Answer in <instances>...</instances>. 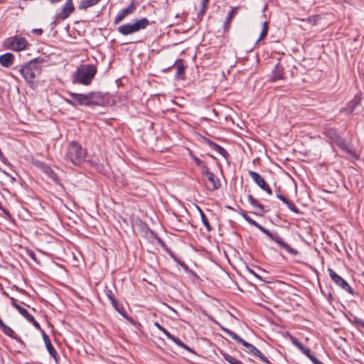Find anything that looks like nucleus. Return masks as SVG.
Returning <instances> with one entry per match:
<instances>
[{
    "mask_svg": "<svg viewBox=\"0 0 364 364\" xmlns=\"http://www.w3.org/2000/svg\"><path fill=\"white\" fill-rule=\"evenodd\" d=\"M97 73V67L93 64H82L73 74V83L83 85L91 84Z\"/></svg>",
    "mask_w": 364,
    "mask_h": 364,
    "instance_id": "f257e3e1",
    "label": "nucleus"
},
{
    "mask_svg": "<svg viewBox=\"0 0 364 364\" xmlns=\"http://www.w3.org/2000/svg\"><path fill=\"white\" fill-rule=\"evenodd\" d=\"M42 63L43 60L36 58L21 66L19 72L27 82H33V80L41 74Z\"/></svg>",
    "mask_w": 364,
    "mask_h": 364,
    "instance_id": "f03ea898",
    "label": "nucleus"
},
{
    "mask_svg": "<svg viewBox=\"0 0 364 364\" xmlns=\"http://www.w3.org/2000/svg\"><path fill=\"white\" fill-rule=\"evenodd\" d=\"M86 151L76 141H71L66 150L65 159L75 166H80L85 161Z\"/></svg>",
    "mask_w": 364,
    "mask_h": 364,
    "instance_id": "7ed1b4c3",
    "label": "nucleus"
},
{
    "mask_svg": "<svg viewBox=\"0 0 364 364\" xmlns=\"http://www.w3.org/2000/svg\"><path fill=\"white\" fill-rule=\"evenodd\" d=\"M223 331L228 335L230 337H231L235 341H236L238 343L242 344L244 347H245L246 350L245 351L247 353H250L255 357L259 358L262 362L267 363V364H272L270 363V361L268 360V358L263 355V353L257 349L255 346L252 344L247 342L243 338L240 337L237 333L233 332L232 331L226 328H223Z\"/></svg>",
    "mask_w": 364,
    "mask_h": 364,
    "instance_id": "20e7f679",
    "label": "nucleus"
},
{
    "mask_svg": "<svg viewBox=\"0 0 364 364\" xmlns=\"http://www.w3.org/2000/svg\"><path fill=\"white\" fill-rule=\"evenodd\" d=\"M248 223L259 229L261 232L264 233L271 240L275 242L281 247L285 249V250L288 253L292 255H296L299 254V252L296 249L291 247L287 243L284 242L282 237H280L277 232H270L269 230L266 229L264 227L262 226L257 222H256L255 220L252 218L251 220L248 222Z\"/></svg>",
    "mask_w": 364,
    "mask_h": 364,
    "instance_id": "39448f33",
    "label": "nucleus"
},
{
    "mask_svg": "<svg viewBox=\"0 0 364 364\" xmlns=\"http://www.w3.org/2000/svg\"><path fill=\"white\" fill-rule=\"evenodd\" d=\"M149 24L150 22L146 18H142L139 20L136 19L133 23L122 24L118 27L117 30L121 34L127 36L145 29Z\"/></svg>",
    "mask_w": 364,
    "mask_h": 364,
    "instance_id": "423d86ee",
    "label": "nucleus"
},
{
    "mask_svg": "<svg viewBox=\"0 0 364 364\" xmlns=\"http://www.w3.org/2000/svg\"><path fill=\"white\" fill-rule=\"evenodd\" d=\"M70 98L65 99V102L73 107L77 105L88 107L87 94H80L75 92H68Z\"/></svg>",
    "mask_w": 364,
    "mask_h": 364,
    "instance_id": "0eeeda50",
    "label": "nucleus"
},
{
    "mask_svg": "<svg viewBox=\"0 0 364 364\" xmlns=\"http://www.w3.org/2000/svg\"><path fill=\"white\" fill-rule=\"evenodd\" d=\"M8 48L12 50L20 51L24 50L28 44L27 40L24 37L15 36L7 40Z\"/></svg>",
    "mask_w": 364,
    "mask_h": 364,
    "instance_id": "6e6552de",
    "label": "nucleus"
},
{
    "mask_svg": "<svg viewBox=\"0 0 364 364\" xmlns=\"http://www.w3.org/2000/svg\"><path fill=\"white\" fill-rule=\"evenodd\" d=\"M328 273L331 279L336 285L341 287L343 290L346 291L350 294H353L354 292L353 289L350 287L348 283L345 279H343L341 277L337 274L336 272H334L332 269H328Z\"/></svg>",
    "mask_w": 364,
    "mask_h": 364,
    "instance_id": "1a4fd4ad",
    "label": "nucleus"
},
{
    "mask_svg": "<svg viewBox=\"0 0 364 364\" xmlns=\"http://www.w3.org/2000/svg\"><path fill=\"white\" fill-rule=\"evenodd\" d=\"M87 94L88 107L104 105L105 97L100 92H90Z\"/></svg>",
    "mask_w": 364,
    "mask_h": 364,
    "instance_id": "9d476101",
    "label": "nucleus"
},
{
    "mask_svg": "<svg viewBox=\"0 0 364 364\" xmlns=\"http://www.w3.org/2000/svg\"><path fill=\"white\" fill-rule=\"evenodd\" d=\"M136 9V5L134 1L125 9H122L115 17L114 24L120 23L127 16L132 14Z\"/></svg>",
    "mask_w": 364,
    "mask_h": 364,
    "instance_id": "9b49d317",
    "label": "nucleus"
},
{
    "mask_svg": "<svg viewBox=\"0 0 364 364\" xmlns=\"http://www.w3.org/2000/svg\"><path fill=\"white\" fill-rule=\"evenodd\" d=\"M361 97L360 95H355L354 97L347 104L346 107L341 109V112H346L347 114L353 112L357 106L360 103Z\"/></svg>",
    "mask_w": 364,
    "mask_h": 364,
    "instance_id": "f8f14e48",
    "label": "nucleus"
},
{
    "mask_svg": "<svg viewBox=\"0 0 364 364\" xmlns=\"http://www.w3.org/2000/svg\"><path fill=\"white\" fill-rule=\"evenodd\" d=\"M42 337L43 339V341L45 343V346L46 347L47 350L48 351L49 354L52 358H53L55 360V362H58V354L55 349L53 348L49 336L44 331H42Z\"/></svg>",
    "mask_w": 364,
    "mask_h": 364,
    "instance_id": "ddd939ff",
    "label": "nucleus"
},
{
    "mask_svg": "<svg viewBox=\"0 0 364 364\" xmlns=\"http://www.w3.org/2000/svg\"><path fill=\"white\" fill-rule=\"evenodd\" d=\"M75 7L73 4V0H67L64 6L59 14V18L61 20H65L74 11Z\"/></svg>",
    "mask_w": 364,
    "mask_h": 364,
    "instance_id": "4468645a",
    "label": "nucleus"
},
{
    "mask_svg": "<svg viewBox=\"0 0 364 364\" xmlns=\"http://www.w3.org/2000/svg\"><path fill=\"white\" fill-rule=\"evenodd\" d=\"M0 328L4 334H6V336H9L13 339H15L22 346H26L24 341L18 336H17L9 326L6 325L4 323L1 326H0Z\"/></svg>",
    "mask_w": 364,
    "mask_h": 364,
    "instance_id": "2eb2a0df",
    "label": "nucleus"
},
{
    "mask_svg": "<svg viewBox=\"0 0 364 364\" xmlns=\"http://www.w3.org/2000/svg\"><path fill=\"white\" fill-rule=\"evenodd\" d=\"M173 66L176 67V73L175 77L177 80H184L185 79L184 73H185L186 66L184 65L183 60L182 59L176 60L174 62V63L171 66H170L168 69L171 68Z\"/></svg>",
    "mask_w": 364,
    "mask_h": 364,
    "instance_id": "dca6fc26",
    "label": "nucleus"
},
{
    "mask_svg": "<svg viewBox=\"0 0 364 364\" xmlns=\"http://www.w3.org/2000/svg\"><path fill=\"white\" fill-rule=\"evenodd\" d=\"M247 200L252 206L257 208V211L255 213V215L262 216L267 212L264 206L259 203L252 195L249 194L247 196Z\"/></svg>",
    "mask_w": 364,
    "mask_h": 364,
    "instance_id": "f3484780",
    "label": "nucleus"
},
{
    "mask_svg": "<svg viewBox=\"0 0 364 364\" xmlns=\"http://www.w3.org/2000/svg\"><path fill=\"white\" fill-rule=\"evenodd\" d=\"M205 177L207 178L208 181L210 183V186H208V188L210 191H214L218 190L220 188V181L219 178L214 174V173L212 172Z\"/></svg>",
    "mask_w": 364,
    "mask_h": 364,
    "instance_id": "a211bd4d",
    "label": "nucleus"
},
{
    "mask_svg": "<svg viewBox=\"0 0 364 364\" xmlns=\"http://www.w3.org/2000/svg\"><path fill=\"white\" fill-rule=\"evenodd\" d=\"M284 78V68L280 63L276 64L274 69L272 72V75L269 80L271 82H275L278 80Z\"/></svg>",
    "mask_w": 364,
    "mask_h": 364,
    "instance_id": "6ab92c4d",
    "label": "nucleus"
},
{
    "mask_svg": "<svg viewBox=\"0 0 364 364\" xmlns=\"http://www.w3.org/2000/svg\"><path fill=\"white\" fill-rule=\"evenodd\" d=\"M14 56L10 53H6L0 55V63L5 68H9L13 65Z\"/></svg>",
    "mask_w": 364,
    "mask_h": 364,
    "instance_id": "aec40b11",
    "label": "nucleus"
},
{
    "mask_svg": "<svg viewBox=\"0 0 364 364\" xmlns=\"http://www.w3.org/2000/svg\"><path fill=\"white\" fill-rule=\"evenodd\" d=\"M207 144L209 145V146L214 151H217L219 154L223 156L225 159H228L229 156L228 152L221 146L215 144V142L207 140Z\"/></svg>",
    "mask_w": 364,
    "mask_h": 364,
    "instance_id": "412c9836",
    "label": "nucleus"
},
{
    "mask_svg": "<svg viewBox=\"0 0 364 364\" xmlns=\"http://www.w3.org/2000/svg\"><path fill=\"white\" fill-rule=\"evenodd\" d=\"M249 176L252 178L254 182L262 189L267 185L264 179L257 172L253 171H249Z\"/></svg>",
    "mask_w": 364,
    "mask_h": 364,
    "instance_id": "4be33fe9",
    "label": "nucleus"
},
{
    "mask_svg": "<svg viewBox=\"0 0 364 364\" xmlns=\"http://www.w3.org/2000/svg\"><path fill=\"white\" fill-rule=\"evenodd\" d=\"M113 307L115 309V310L122 315L124 318H126L128 321H129L131 323H134V319L132 317H129L125 309L124 308L123 305L119 304L117 301L114 303V304H112Z\"/></svg>",
    "mask_w": 364,
    "mask_h": 364,
    "instance_id": "5701e85b",
    "label": "nucleus"
},
{
    "mask_svg": "<svg viewBox=\"0 0 364 364\" xmlns=\"http://www.w3.org/2000/svg\"><path fill=\"white\" fill-rule=\"evenodd\" d=\"M100 0H82L78 6L80 10L87 9V8L96 5Z\"/></svg>",
    "mask_w": 364,
    "mask_h": 364,
    "instance_id": "b1692460",
    "label": "nucleus"
},
{
    "mask_svg": "<svg viewBox=\"0 0 364 364\" xmlns=\"http://www.w3.org/2000/svg\"><path fill=\"white\" fill-rule=\"evenodd\" d=\"M340 149L346 151L348 153H350L351 150L349 149L348 144L341 136L337 137V139L334 141Z\"/></svg>",
    "mask_w": 364,
    "mask_h": 364,
    "instance_id": "393cba45",
    "label": "nucleus"
},
{
    "mask_svg": "<svg viewBox=\"0 0 364 364\" xmlns=\"http://www.w3.org/2000/svg\"><path fill=\"white\" fill-rule=\"evenodd\" d=\"M43 171L53 181H54L55 182L58 181V177L57 174L53 171V170L50 167H49L48 166H43Z\"/></svg>",
    "mask_w": 364,
    "mask_h": 364,
    "instance_id": "a878e982",
    "label": "nucleus"
},
{
    "mask_svg": "<svg viewBox=\"0 0 364 364\" xmlns=\"http://www.w3.org/2000/svg\"><path fill=\"white\" fill-rule=\"evenodd\" d=\"M170 340L173 341L178 346L183 348L189 352H193V350H192L189 346H188L186 344L182 342L181 340L179 339L178 337H176L173 335Z\"/></svg>",
    "mask_w": 364,
    "mask_h": 364,
    "instance_id": "bb28decb",
    "label": "nucleus"
},
{
    "mask_svg": "<svg viewBox=\"0 0 364 364\" xmlns=\"http://www.w3.org/2000/svg\"><path fill=\"white\" fill-rule=\"evenodd\" d=\"M197 208L199 210L203 224L205 225V227L206 228V229L208 232L211 231L212 228H211L205 213L203 212V210L198 206H197Z\"/></svg>",
    "mask_w": 364,
    "mask_h": 364,
    "instance_id": "cd10ccee",
    "label": "nucleus"
},
{
    "mask_svg": "<svg viewBox=\"0 0 364 364\" xmlns=\"http://www.w3.org/2000/svg\"><path fill=\"white\" fill-rule=\"evenodd\" d=\"M223 357L230 364H244L241 360L229 355L228 353H223Z\"/></svg>",
    "mask_w": 364,
    "mask_h": 364,
    "instance_id": "c85d7f7f",
    "label": "nucleus"
},
{
    "mask_svg": "<svg viewBox=\"0 0 364 364\" xmlns=\"http://www.w3.org/2000/svg\"><path fill=\"white\" fill-rule=\"evenodd\" d=\"M209 1L210 0H201V9L198 13V17L200 18V19L203 18V16L206 12Z\"/></svg>",
    "mask_w": 364,
    "mask_h": 364,
    "instance_id": "c756f323",
    "label": "nucleus"
},
{
    "mask_svg": "<svg viewBox=\"0 0 364 364\" xmlns=\"http://www.w3.org/2000/svg\"><path fill=\"white\" fill-rule=\"evenodd\" d=\"M325 134L333 141L337 139V137L340 136L336 129L331 128L326 129Z\"/></svg>",
    "mask_w": 364,
    "mask_h": 364,
    "instance_id": "7c9ffc66",
    "label": "nucleus"
},
{
    "mask_svg": "<svg viewBox=\"0 0 364 364\" xmlns=\"http://www.w3.org/2000/svg\"><path fill=\"white\" fill-rule=\"evenodd\" d=\"M17 311H18V313L22 315L27 321L28 320H33V316L31 314H30L28 311L22 307V306H20L19 308H18Z\"/></svg>",
    "mask_w": 364,
    "mask_h": 364,
    "instance_id": "2f4dec72",
    "label": "nucleus"
},
{
    "mask_svg": "<svg viewBox=\"0 0 364 364\" xmlns=\"http://www.w3.org/2000/svg\"><path fill=\"white\" fill-rule=\"evenodd\" d=\"M237 7L232 8V10L228 12L225 22V27H226L232 21L234 14L236 13Z\"/></svg>",
    "mask_w": 364,
    "mask_h": 364,
    "instance_id": "473e14b6",
    "label": "nucleus"
},
{
    "mask_svg": "<svg viewBox=\"0 0 364 364\" xmlns=\"http://www.w3.org/2000/svg\"><path fill=\"white\" fill-rule=\"evenodd\" d=\"M200 168H201V174L204 177L208 176L209 173H212L205 162Z\"/></svg>",
    "mask_w": 364,
    "mask_h": 364,
    "instance_id": "72a5a7b5",
    "label": "nucleus"
},
{
    "mask_svg": "<svg viewBox=\"0 0 364 364\" xmlns=\"http://www.w3.org/2000/svg\"><path fill=\"white\" fill-rule=\"evenodd\" d=\"M190 156L191 157V159L195 161L196 164L197 166L198 167H200L204 163L205 161L200 160L198 157H197L196 156H195L192 151H190Z\"/></svg>",
    "mask_w": 364,
    "mask_h": 364,
    "instance_id": "f704fd0d",
    "label": "nucleus"
},
{
    "mask_svg": "<svg viewBox=\"0 0 364 364\" xmlns=\"http://www.w3.org/2000/svg\"><path fill=\"white\" fill-rule=\"evenodd\" d=\"M288 208L294 212V213H299V210L298 208H296V206L295 205V204L292 202V201H290L288 200L287 203H285Z\"/></svg>",
    "mask_w": 364,
    "mask_h": 364,
    "instance_id": "c9c22d12",
    "label": "nucleus"
},
{
    "mask_svg": "<svg viewBox=\"0 0 364 364\" xmlns=\"http://www.w3.org/2000/svg\"><path fill=\"white\" fill-rule=\"evenodd\" d=\"M105 293H106L107 296L111 301L112 304H114V303L117 301V300L114 297V295L112 291L110 289H107V290H105Z\"/></svg>",
    "mask_w": 364,
    "mask_h": 364,
    "instance_id": "e433bc0d",
    "label": "nucleus"
},
{
    "mask_svg": "<svg viewBox=\"0 0 364 364\" xmlns=\"http://www.w3.org/2000/svg\"><path fill=\"white\" fill-rule=\"evenodd\" d=\"M300 350L306 355L309 358L313 355L311 353V350L309 348L306 347L304 346H302V348L300 349Z\"/></svg>",
    "mask_w": 364,
    "mask_h": 364,
    "instance_id": "4c0bfd02",
    "label": "nucleus"
},
{
    "mask_svg": "<svg viewBox=\"0 0 364 364\" xmlns=\"http://www.w3.org/2000/svg\"><path fill=\"white\" fill-rule=\"evenodd\" d=\"M28 321L31 323L42 333V331H43V330L41 328L39 323L35 320L33 316V320H28Z\"/></svg>",
    "mask_w": 364,
    "mask_h": 364,
    "instance_id": "58836bf2",
    "label": "nucleus"
},
{
    "mask_svg": "<svg viewBox=\"0 0 364 364\" xmlns=\"http://www.w3.org/2000/svg\"><path fill=\"white\" fill-rule=\"evenodd\" d=\"M8 297H9L10 300L11 301V305L17 310L18 308H19L21 306L17 304L16 300L13 298L10 297L7 293H4Z\"/></svg>",
    "mask_w": 364,
    "mask_h": 364,
    "instance_id": "ea45409f",
    "label": "nucleus"
},
{
    "mask_svg": "<svg viewBox=\"0 0 364 364\" xmlns=\"http://www.w3.org/2000/svg\"><path fill=\"white\" fill-rule=\"evenodd\" d=\"M291 341H292V343L293 344L296 346L299 350L302 348V346H304L301 342L299 341L298 339H296V338L294 337H291Z\"/></svg>",
    "mask_w": 364,
    "mask_h": 364,
    "instance_id": "a19ab883",
    "label": "nucleus"
},
{
    "mask_svg": "<svg viewBox=\"0 0 364 364\" xmlns=\"http://www.w3.org/2000/svg\"><path fill=\"white\" fill-rule=\"evenodd\" d=\"M353 323H355L357 325H359L360 326H362L363 328H364V320H362L358 317H353Z\"/></svg>",
    "mask_w": 364,
    "mask_h": 364,
    "instance_id": "79ce46f5",
    "label": "nucleus"
},
{
    "mask_svg": "<svg viewBox=\"0 0 364 364\" xmlns=\"http://www.w3.org/2000/svg\"><path fill=\"white\" fill-rule=\"evenodd\" d=\"M267 33L268 31H264V30H262L261 31V33H260V36L259 38L257 39L256 43H258L259 41H261L262 39H263L267 35Z\"/></svg>",
    "mask_w": 364,
    "mask_h": 364,
    "instance_id": "37998d69",
    "label": "nucleus"
},
{
    "mask_svg": "<svg viewBox=\"0 0 364 364\" xmlns=\"http://www.w3.org/2000/svg\"><path fill=\"white\" fill-rule=\"evenodd\" d=\"M277 197L280 200H282L284 203H287L288 201V199L284 197L283 195L280 194L279 193H277Z\"/></svg>",
    "mask_w": 364,
    "mask_h": 364,
    "instance_id": "c03bdc74",
    "label": "nucleus"
},
{
    "mask_svg": "<svg viewBox=\"0 0 364 364\" xmlns=\"http://www.w3.org/2000/svg\"><path fill=\"white\" fill-rule=\"evenodd\" d=\"M263 191H266L267 193L269 195H272V189L269 188V185L267 183V185L262 188Z\"/></svg>",
    "mask_w": 364,
    "mask_h": 364,
    "instance_id": "a18cd8bd",
    "label": "nucleus"
},
{
    "mask_svg": "<svg viewBox=\"0 0 364 364\" xmlns=\"http://www.w3.org/2000/svg\"><path fill=\"white\" fill-rule=\"evenodd\" d=\"M161 332L164 333L168 339H170L173 336V335L171 333H169L165 328H163Z\"/></svg>",
    "mask_w": 364,
    "mask_h": 364,
    "instance_id": "49530a36",
    "label": "nucleus"
},
{
    "mask_svg": "<svg viewBox=\"0 0 364 364\" xmlns=\"http://www.w3.org/2000/svg\"><path fill=\"white\" fill-rule=\"evenodd\" d=\"M32 32L35 34H37L38 36L41 35L43 33V30L41 28H34Z\"/></svg>",
    "mask_w": 364,
    "mask_h": 364,
    "instance_id": "de8ad7c7",
    "label": "nucleus"
},
{
    "mask_svg": "<svg viewBox=\"0 0 364 364\" xmlns=\"http://www.w3.org/2000/svg\"><path fill=\"white\" fill-rule=\"evenodd\" d=\"M309 359L311 360V361L314 363V364H317L319 360L314 355H312Z\"/></svg>",
    "mask_w": 364,
    "mask_h": 364,
    "instance_id": "09e8293b",
    "label": "nucleus"
},
{
    "mask_svg": "<svg viewBox=\"0 0 364 364\" xmlns=\"http://www.w3.org/2000/svg\"><path fill=\"white\" fill-rule=\"evenodd\" d=\"M269 27H268V23L267 21H264L262 23V30L267 31H268Z\"/></svg>",
    "mask_w": 364,
    "mask_h": 364,
    "instance_id": "8fccbe9b",
    "label": "nucleus"
},
{
    "mask_svg": "<svg viewBox=\"0 0 364 364\" xmlns=\"http://www.w3.org/2000/svg\"><path fill=\"white\" fill-rule=\"evenodd\" d=\"M4 173L5 175H6L8 177H9V178H11V181H12V182L16 181V178H15V177L12 176L11 175H10L9 173H7V172H6V171H4Z\"/></svg>",
    "mask_w": 364,
    "mask_h": 364,
    "instance_id": "3c124183",
    "label": "nucleus"
},
{
    "mask_svg": "<svg viewBox=\"0 0 364 364\" xmlns=\"http://www.w3.org/2000/svg\"><path fill=\"white\" fill-rule=\"evenodd\" d=\"M180 266L183 267L186 271L188 269V267L185 262L180 263Z\"/></svg>",
    "mask_w": 364,
    "mask_h": 364,
    "instance_id": "603ef678",
    "label": "nucleus"
},
{
    "mask_svg": "<svg viewBox=\"0 0 364 364\" xmlns=\"http://www.w3.org/2000/svg\"><path fill=\"white\" fill-rule=\"evenodd\" d=\"M154 326H156V327L159 331H161L163 330V328H164V327H163L161 324H159V323H157V322H156V323H154Z\"/></svg>",
    "mask_w": 364,
    "mask_h": 364,
    "instance_id": "864d4df0",
    "label": "nucleus"
},
{
    "mask_svg": "<svg viewBox=\"0 0 364 364\" xmlns=\"http://www.w3.org/2000/svg\"><path fill=\"white\" fill-rule=\"evenodd\" d=\"M240 215L242 216L243 218H245L247 214L245 211L242 210L240 212Z\"/></svg>",
    "mask_w": 364,
    "mask_h": 364,
    "instance_id": "5fc2aeb1",
    "label": "nucleus"
},
{
    "mask_svg": "<svg viewBox=\"0 0 364 364\" xmlns=\"http://www.w3.org/2000/svg\"><path fill=\"white\" fill-rule=\"evenodd\" d=\"M169 255L174 260H176L177 257L172 252H169Z\"/></svg>",
    "mask_w": 364,
    "mask_h": 364,
    "instance_id": "6e6d98bb",
    "label": "nucleus"
},
{
    "mask_svg": "<svg viewBox=\"0 0 364 364\" xmlns=\"http://www.w3.org/2000/svg\"><path fill=\"white\" fill-rule=\"evenodd\" d=\"M157 240H158L159 243L161 244L162 246L165 245L164 241L161 238H158Z\"/></svg>",
    "mask_w": 364,
    "mask_h": 364,
    "instance_id": "4d7b16f0",
    "label": "nucleus"
},
{
    "mask_svg": "<svg viewBox=\"0 0 364 364\" xmlns=\"http://www.w3.org/2000/svg\"><path fill=\"white\" fill-rule=\"evenodd\" d=\"M247 223L251 220V218L247 215L246 217L244 218Z\"/></svg>",
    "mask_w": 364,
    "mask_h": 364,
    "instance_id": "13d9d810",
    "label": "nucleus"
},
{
    "mask_svg": "<svg viewBox=\"0 0 364 364\" xmlns=\"http://www.w3.org/2000/svg\"><path fill=\"white\" fill-rule=\"evenodd\" d=\"M176 262H177L179 265H180V263L181 262H183L182 260H181L180 259H178V257L176 258V260H174Z\"/></svg>",
    "mask_w": 364,
    "mask_h": 364,
    "instance_id": "bf43d9fd",
    "label": "nucleus"
},
{
    "mask_svg": "<svg viewBox=\"0 0 364 364\" xmlns=\"http://www.w3.org/2000/svg\"><path fill=\"white\" fill-rule=\"evenodd\" d=\"M30 256L32 257V258H34V256H35V254L33 252H31V254H29Z\"/></svg>",
    "mask_w": 364,
    "mask_h": 364,
    "instance_id": "052dcab7",
    "label": "nucleus"
},
{
    "mask_svg": "<svg viewBox=\"0 0 364 364\" xmlns=\"http://www.w3.org/2000/svg\"><path fill=\"white\" fill-rule=\"evenodd\" d=\"M317 364H323V363L319 361Z\"/></svg>",
    "mask_w": 364,
    "mask_h": 364,
    "instance_id": "680f3d73",
    "label": "nucleus"
}]
</instances>
